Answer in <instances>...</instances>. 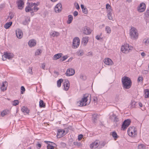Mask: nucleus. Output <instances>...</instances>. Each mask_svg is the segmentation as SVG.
<instances>
[{
	"mask_svg": "<svg viewBox=\"0 0 149 149\" xmlns=\"http://www.w3.org/2000/svg\"><path fill=\"white\" fill-rule=\"evenodd\" d=\"M145 97L148 98L149 97V90L146 89L144 91Z\"/></svg>",
	"mask_w": 149,
	"mask_h": 149,
	"instance_id": "nucleus-33",
	"label": "nucleus"
},
{
	"mask_svg": "<svg viewBox=\"0 0 149 149\" xmlns=\"http://www.w3.org/2000/svg\"><path fill=\"white\" fill-rule=\"evenodd\" d=\"M87 100V97L84 96L81 100L77 102V104L79 106H85L87 104L86 102Z\"/></svg>",
	"mask_w": 149,
	"mask_h": 149,
	"instance_id": "nucleus-5",
	"label": "nucleus"
},
{
	"mask_svg": "<svg viewBox=\"0 0 149 149\" xmlns=\"http://www.w3.org/2000/svg\"><path fill=\"white\" fill-rule=\"evenodd\" d=\"M8 84L7 82L6 81H3L1 87V91H4L6 90L8 86Z\"/></svg>",
	"mask_w": 149,
	"mask_h": 149,
	"instance_id": "nucleus-14",
	"label": "nucleus"
},
{
	"mask_svg": "<svg viewBox=\"0 0 149 149\" xmlns=\"http://www.w3.org/2000/svg\"><path fill=\"white\" fill-rule=\"evenodd\" d=\"M30 4H31V5L33 7V6H38L40 4V3L39 2H37L36 3H31Z\"/></svg>",
	"mask_w": 149,
	"mask_h": 149,
	"instance_id": "nucleus-50",
	"label": "nucleus"
},
{
	"mask_svg": "<svg viewBox=\"0 0 149 149\" xmlns=\"http://www.w3.org/2000/svg\"><path fill=\"white\" fill-rule=\"evenodd\" d=\"M142 72L143 74H148V71L147 70H144Z\"/></svg>",
	"mask_w": 149,
	"mask_h": 149,
	"instance_id": "nucleus-60",
	"label": "nucleus"
},
{
	"mask_svg": "<svg viewBox=\"0 0 149 149\" xmlns=\"http://www.w3.org/2000/svg\"><path fill=\"white\" fill-rule=\"evenodd\" d=\"M88 37H84L82 38V43L84 46H86L88 42Z\"/></svg>",
	"mask_w": 149,
	"mask_h": 149,
	"instance_id": "nucleus-23",
	"label": "nucleus"
},
{
	"mask_svg": "<svg viewBox=\"0 0 149 149\" xmlns=\"http://www.w3.org/2000/svg\"><path fill=\"white\" fill-rule=\"evenodd\" d=\"M80 42V39L77 37H75L74 39L73 42V46L74 48H76L79 46Z\"/></svg>",
	"mask_w": 149,
	"mask_h": 149,
	"instance_id": "nucleus-8",
	"label": "nucleus"
},
{
	"mask_svg": "<svg viewBox=\"0 0 149 149\" xmlns=\"http://www.w3.org/2000/svg\"><path fill=\"white\" fill-rule=\"evenodd\" d=\"M33 6L34 7L33 8V11L34 12H37L39 9V8L35 6Z\"/></svg>",
	"mask_w": 149,
	"mask_h": 149,
	"instance_id": "nucleus-49",
	"label": "nucleus"
},
{
	"mask_svg": "<svg viewBox=\"0 0 149 149\" xmlns=\"http://www.w3.org/2000/svg\"><path fill=\"white\" fill-rule=\"evenodd\" d=\"M45 142L46 143H47L48 144L47 146V149H54L53 145L55 144L54 143L46 141H45Z\"/></svg>",
	"mask_w": 149,
	"mask_h": 149,
	"instance_id": "nucleus-17",
	"label": "nucleus"
},
{
	"mask_svg": "<svg viewBox=\"0 0 149 149\" xmlns=\"http://www.w3.org/2000/svg\"><path fill=\"white\" fill-rule=\"evenodd\" d=\"M63 86L64 87V89L65 91H67L68 90L70 87L69 81L68 80H67L64 83Z\"/></svg>",
	"mask_w": 149,
	"mask_h": 149,
	"instance_id": "nucleus-19",
	"label": "nucleus"
},
{
	"mask_svg": "<svg viewBox=\"0 0 149 149\" xmlns=\"http://www.w3.org/2000/svg\"><path fill=\"white\" fill-rule=\"evenodd\" d=\"M143 77L142 76H139L138 78V82L142 83L143 82Z\"/></svg>",
	"mask_w": 149,
	"mask_h": 149,
	"instance_id": "nucleus-46",
	"label": "nucleus"
},
{
	"mask_svg": "<svg viewBox=\"0 0 149 149\" xmlns=\"http://www.w3.org/2000/svg\"><path fill=\"white\" fill-rule=\"evenodd\" d=\"M21 111L24 113H28L29 112L28 109L24 106L22 107L21 108Z\"/></svg>",
	"mask_w": 149,
	"mask_h": 149,
	"instance_id": "nucleus-29",
	"label": "nucleus"
},
{
	"mask_svg": "<svg viewBox=\"0 0 149 149\" xmlns=\"http://www.w3.org/2000/svg\"><path fill=\"white\" fill-rule=\"evenodd\" d=\"M73 15L74 16L76 17L78 15V12L76 11H74L73 13Z\"/></svg>",
	"mask_w": 149,
	"mask_h": 149,
	"instance_id": "nucleus-57",
	"label": "nucleus"
},
{
	"mask_svg": "<svg viewBox=\"0 0 149 149\" xmlns=\"http://www.w3.org/2000/svg\"><path fill=\"white\" fill-rule=\"evenodd\" d=\"M39 106L40 107H45V104L44 103V102L42 100H40L39 102Z\"/></svg>",
	"mask_w": 149,
	"mask_h": 149,
	"instance_id": "nucleus-39",
	"label": "nucleus"
},
{
	"mask_svg": "<svg viewBox=\"0 0 149 149\" xmlns=\"http://www.w3.org/2000/svg\"><path fill=\"white\" fill-rule=\"evenodd\" d=\"M141 55L143 57H144L146 56V54L144 52H142L141 53Z\"/></svg>",
	"mask_w": 149,
	"mask_h": 149,
	"instance_id": "nucleus-61",
	"label": "nucleus"
},
{
	"mask_svg": "<svg viewBox=\"0 0 149 149\" xmlns=\"http://www.w3.org/2000/svg\"><path fill=\"white\" fill-rule=\"evenodd\" d=\"M63 56L62 53H58L54 55L53 59L54 60H56L61 58Z\"/></svg>",
	"mask_w": 149,
	"mask_h": 149,
	"instance_id": "nucleus-25",
	"label": "nucleus"
},
{
	"mask_svg": "<svg viewBox=\"0 0 149 149\" xmlns=\"http://www.w3.org/2000/svg\"><path fill=\"white\" fill-rule=\"evenodd\" d=\"M104 62L105 64L109 65H111L113 64V62L112 60L109 58H105L104 60Z\"/></svg>",
	"mask_w": 149,
	"mask_h": 149,
	"instance_id": "nucleus-15",
	"label": "nucleus"
},
{
	"mask_svg": "<svg viewBox=\"0 0 149 149\" xmlns=\"http://www.w3.org/2000/svg\"><path fill=\"white\" fill-rule=\"evenodd\" d=\"M83 137V135H82L81 134L79 135V136H78V140L80 141V140H81V139Z\"/></svg>",
	"mask_w": 149,
	"mask_h": 149,
	"instance_id": "nucleus-56",
	"label": "nucleus"
},
{
	"mask_svg": "<svg viewBox=\"0 0 149 149\" xmlns=\"http://www.w3.org/2000/svg\"><path fill=\"white\" fill-rule=\"evenodd\" d=\"M33 6L31 4H30V3H29V5H28L25 8V10L26 12H29V11H33Z\"/></svg>",
	"mask_w": 149,
	"mask_h": 149,
	"instance_id": "nucleus-24",
	"label": "nucleus"
},
{
	"mask_svg": "<svg viewBox=\"0 0 149 149\" xmlns=\"http://www.w3.org/2000/svg\"><path fill=\"white\" fill-rule=\"evenodd\" d=\"M30 22V18L29 17H25V20L23 22V24L24 25H26L29 24Z\"/></svg>",
	"mask_w": 149,
	"mask_h": 149,
	"instance_id": "nucleus-26",
	"label": "nucleus"
},
{
	"mask_svg": "<svg viewBox=\"0 0 149 149\" xmlns=\"http://www.w3.org/2000/svg\"><path fill=\"white\" fill-rule=\"evenodd\" d=\"M4 56L6 57V58L10 59L13 57L14 55L13 53L6 52L4 53Z\"/></svg>",
	"mask_w": 149,
	"mask_h": 149,
	"instance_id": "nucleus-16",
	"label": "nucleus"
},
{
	"mask_svg": "<svg viewBox=\"0 0 149 149\" xmlns=\"http://www.w3.org/2000/svg\"><path fill=\"white\" fill-rule=\"evenodd\" d=\"M130 35L132 39H137L138 38L139 34L136 29L134 27H132L130 30Z\"/></svg>",
	"mask_w": 149,
	"mask_h": 149,
	"instance_id": "nucleus-2",
	"label": "nucleus"
},
{
	"mask_svg": "<svg viewBox=\"0 0 149 149\" xmlns=\"http://www.w3.org/2000/svg\"><path fill=\"white\" fill-rule=\"evenodd\" d=\"M75 71L72 68L68 69L66 72V75L67 76H70L73 75L75 73Z\"/></svg>",
	"mask_w": 149,
	"mask_h": 149,
	"instance_id": "nucleus-10",
	"label": "nucleus"
},
{
	"mask_svg": "<svg viewBox=\"0 0 149 149\" xmlns=\"http://www.w3.org/2000/svg\"><path fill=\"white\" fill-rule=\"evenodd\" d=\"M110 118L113 120L114 121L117 122L118 120L117 116L113 114L112 116H110Z\"/></svg>",
	"mask_w": 149,
	"mask_h": 149,
	"instance_id": "nucleus-32",
	"label": "nucleus"
},
{
	"mask_svg": "<svg viewBox=\"0 0 149 149\" xmlns=\"http://www.w3.org/2000/svg\"><path fill=\"white\" fill-rule=\"evenodd\" d=\"M111 135L115 139H116L118 138V136L117 133L114 132H113L111 133Z\"/></svg>",
	"mask_w": 149,
	"mask_h": 149,
	"instance_id": "nucleus-42",
	"label": "nucleus"
},
{
	"mask_svg": "<svg viewBox=\"0 0 149 149\" xmlns=\"http://www.w3.org/2000/svg\"><path fill=\"white\" fill-rule=\"evenodd\" d=\"M146 8V5L143 2H142L137 7V10L139 13H142L145 11Z\"/></svg>",
	"mask_w": 149,
	"mask_h": 149,
	"instance_id": "nucleus-6",
	"label": "nucleus"
},
{
	"mask_svg": "<svg viewBox=\"0 0 149 149\" xmlns=\"http://www.w3.org/2000/svg\"><path fill=\"white\" fill-rule=\"evenodd\" d=\"M36 44V41L34 39L30 40L28 42V45L30 47H32L35 46Z\"/></svg>",
	"mask_w": 149,
	"mask_h": 149,
	"instance_id": "nucleus-21",
	"label": "nucleus"
},
{
	"mask_svg": "<svg viewBox=\"0 0 149 149\" xmlns=\"http://www.w3.org/2000/svg\"><path fill=\"white\" fill-rule=\"evenodd\" d=\"M105 25L104 24H102L101 25L99 26V27L100 29H102L103 27H104Z\"/></svg>",
	"mask_w": 149,
	"mask_h": 149,
	"instance_id": "nucleus-64",
	"label": "nucleus"
},
{
	"mask_svg": "<svg viewBox=\"0 0 149 149\" xmlns=\"http://www.w3.org/2000/svg\"><path fill=\"white\" fill-rule=\"evenodd\" d=\"M42 68L44 69L45 67V64L44 63H43L41 64Z\"/></svg>",
	"mask_w": 149,
	"mask_h": 149,
	"instance_id": "nucleus-58",
	"label": "nucleus"
},
{
	"mask_svg": "<svg viewBox=\"0 0 149 149\" xmlns=\"http://www.w3.org/2000/svg\"><path fill=\"white\" fill-rule=\"evenodd\" d=\"M138 149H145V146L143 144H140L138 146Z\"/></svg>",
	"mask_w": 149,
	"mask_h": 149,
	"instance_id": "nucleus-43",
	"label": "nucleus"
},
{
	"mask_svg": "<svg viewBox=\"0 0 149 149\" xmlns=\"http://www.w3.org/2000/svg\"><path fill=\"white\" fill-rule=\"evenodd\" d=\"M99 145V143L98 141H95L93 143L90 145V147L91 148H94L98 147Z\"/></svg>",
	"mask_w": 149,
	"mask_h": 149,
	"instance_id": "nucleus-18",
	"label": "nucleus"
},
{
	"mask_svg": "<svg viewBox=\"0 0 149 149\" xmlns=\"http://www.w3.org/2000/svg\"><path fill=\"white\" fill-rule=\"evenodd\" d=\"M92 31L90 28L87 26H85L82 29V32L84 34L86 35H89L91 32Z\"/></svg>",
	"mask_w": 149,
	"mask_h": 149,
	"instance_id": "nucleus-9",
	"label": "nucleus"
},
{
	"mask_svg": "<svg viewBox=\"0 0 149 149\" xmlns=\"http://www.w3.org/2000/svg\"><path fill=\"white\" fill-rule=\"evenodd\" d=\"M12 22H10L6 23L4 25V28L6 29H8L12 25Z\"/></svg>",
	"mask_w": 149,
	"mask_h": 149,
	"instance_id": "nucleus-34",
	"label": "nucleus"
},
{
	"mask_svg": "<svg viewBox=\"0 0 149 149\" xmlns=\"http://www.w3.org/2000/svg\"><path fill=\"white\" fill-rule=\"evenodd\" d=\"M137 102L134 101H132L130 104L131 107L132 108H134L136 107V106L137 105Z\"/></svg>",
	"mask_w": 149,
	"mask_h": 149,
	"instance_id": "nucleus-35",
	"label": "nucleus"
},
{
	"mask_svg": "<svg viewBox=\"0 0 149 149\" xmlns=\"http://www.w3.org/2000/svg\"><path fill=\"white\" fill-rule=\"evenodd\" d=\"M36 146L38 149H40L41 147V144L38 142L37 143Z\"/></svg>",
	"mask_w": 149,
	"mask_h": 149,
	"instance_id": "nucleus-54",
	"label": "nucleus"
},
{
	"mask_svg": "<svg viewBox=\"0 0 149 149\" xmlns=\"http://www.w3.org/2000/svg\"><path fill=\"white\" fill-rule=\"evenodd\" d=\"M16 34L17 37L19 38H21L23 36V32L20 29H17L16 30Z\"/></svg>",
	"mask_w": 149,
	"mask_h": 149,
	"instance_id": "nucleus-11",
	"label": "nucleus"
},
{
	"mask_svg": "<svg viewBox=\"0 0 149 149\" xmlns=\"http://www.w3.org/2000/svg\"><path fill=\"white\" fill-rule=\"evenodd\" d=\"M110 11H108L107 12V16L108 19L109 20H113V18L112 16V13Z\"/></svg>",
	"mask_w": 149,
	"mask_h": 149,
	"instance_id": "nucleus-28",
	"label": "nucleus"
},
{
	"mask_svg": "<svg viewBox=\"0 0 149 149\" xmlns=\"http://www.w3.org/2000/svg\"><path fill=\"white\" fill-rule=\"evenodd\" d=\"M21 93L22 94H23V92L22 91L24 92L25 91V88L23 86H22L21 88Z\"/></svg>",
	"mask_w": 149,
	"mask_h": 149,
	"instance_id": "nucleus-53",
	"label": "nucleus"
},
{
	"mask_svg": "<svg viewBox=\"0 0 149 149\" xmlns=\"http://www.w3.org/2000/svg\"><path fill=\"white\" fill-rule=\"evenodd\" d=\"M130 123L131 120L130 119L125 120L122 125V130H125L129 125Z\"/></svg>",
	"mask_w": 149,
	"mask_h": 149,
	"instance_id": "nucleus-7",
	"label": "nucleus"
},
{
	"mask_svg": "<svg viewBox=\"0 0 149 149\" xmlns=\"http://www.w3.org/2000/svg\"><path fill=\"white\" fill-rule=\"evenodd\" d=\"M17 6L19 9H22L24 6V2L22 0H19L17 1Z\"/></svg>",
	"mask_w": 149,
	"mask_h": 149,
	"instance_id": "nucleus-20",
	"label": "nucleus"
},
{
	"mask_svg": "<svg viewBox=\"0 0 149 149\" xmlns=\"http://www.w3.org/2000/svg\"><path fill=\"white\" fill-rule=\"evenodd\" d=\"M68 58V56L67 55L65 56L62 57H61L60 60L61 61H63L65 60Z\"/></svg>",
	"mask_w": 149,
	"mask_h": 149,
	"instance_id": "nucleus-44",
	"label": "nucleus"
},
{
	"mask_svg": "<svg viewBox=\"0 0 149 149\" xmlns=\"http://www.w3.org/2000/svg\"><path fill=\"white\" fill-rule=\"evenodd\" d=\"M29 72L31 74H32L33 72L32 71V69L31 68H29Z\"/></svg>",
	"mask_w": 149,
	"mask_h": 149,
	"instance_id": "nucleus-63",
	"label": "nucleus"
},
{
	"mask_svg": "<svg viewBox=\"0 0 149 149\" xmlns=\"http://www.w3.org/2000/svg\"><path fill=\"white\" fill-rule=\"evenodd\" d=\"M63 81V80L62 79H60L58 80L57 82V86L58 87H59L61 86V83Z\"/></svg>",
	"mask_w": 149,
	"mask_h": 149,
	"instance_id": "nucleus-40",
	"label": "nucleus"
},
{
	"mask_svg": "<svg viewBox=\"0 0 149 149\" xmlns=\"http://www.w3.org/2000/svg\"><path fill=\"white\" fill-rule=\"evenodd\" d=\"M74 144L75 146H77L79 147H81L82 146L80 142L78 141L74 142Z\"/></svg>",
	"mask_w": 149,
	"mask_h": 149,
	"instance_id": "nucleus-41",
	"label": "nucleus"
},
{
	"mask_svg": "<svg viewBox=\"0 0 149 149\" xmlns=\"http://www.w3.org/2000/svg\"><path fill=\"white\" fill-rule=\"evenodd\" d=\"M65 131L63 129H59L58 130L57 136L58 138H60L65 134Z\"/></svg>",
	"mask_w": 149,
	"mask_h": 149,
	"instance_id": "nucleus-12",
	"label": "nucleus"
},
{
	"mask_svg": "<svg viewBox=\"0 0 149 149\" xmlns=\"http://www.w3.org/2000/svg\"><path fill=\"white\" fill-rule=\"evenodd\" d=\"M50 35L53 37H57L59 36L60 33L58 32L54 31L51 32Z\"/></svg>",
	"mask_w": 149,
	"mask_h": 149,
	"instance_id": "nucleus-27",
	"label": "nucleus"
},
{
	"mask_svg": "<svg viewBox=\"0 0 149 149\" xmlns=\"http://www.w3.org/2000/svg\"><path fill=\"white\" fill-rule=\"evenodd\" d=\"M80 78L83 80H85L86 79V77L83 74H81L80 76Z\"/></svg>",
	"mask_w": 149,
	"mask_h": 149,
	"instance_id": "nucleus-52",
	"label": "nucleus"
},
{
	"mask_svg": "<svg viewBox=\"0 0 149 149\" xmlns=\"http://www.w3.org/2000/svg\"><path fill=\"white\" fill-rule=\"evenodd\" d=\"M19 102V101L18 100H15L12 101L11 103L13 105L16 106L18 104Z\"/></svg>",
	"mask_w": 149,
	"mask_h": 149,
	"instance_id": "nucleus-36",
	"label": "nucleus"
},
{
	"mask_svg": "<svg viewBox=\"0 0 149 149\" xmlns=\"http://www.w3.org/2000/svg\"><path fill=\"white\" fill-rule=\"evenodd\" d=\"M123 87L126 89H129L132 85V81L130 79L127 77H124L122 78Z\"/></svg>",
	"mask_w": 149,
	"mask_h": 149,
	"instance_id": "nucleus-1",
	"label": "nucleus"
},
{
	"mask_svg": "<svg viewBox=\"0 0 149 149\" xmlns=\"http://www.w3.org/2000/svg\"><path fill=\"white\" fill-rule=\"evenodd\" d=\"M106 8L108 10L107 11H110L111 12L112 10L111 9V7L109 4H107L106 5Z\"/></svg>",
	"mask_w": 149,
	"mask_h": 149,
	"instance_id": "nucleus-45",
	"label": "nucleus"
},
{
	"mask_svg": "<svg viewBox=\"0 0 149 149\" xmlns=\"http://www.w3.org/2000/svg\"><path fill=\"white\" fill-rule=\"evenodd\" d=\"M62 5L61 3H58L55 6L54 10L56 12L60 13L62 10Z\"/></svg>",
	"mask_w": 149,
	"mask_h": 149,
	"instance_id": "nucleus-13",
	"label": "nucleus"
},
{
	"mask_svg": "<svg viewBox=\"0 0 149 149\" xmlns=\"http://www.w3.org/2000/svg\"><path fill=\"white\" fill-rule=\"evenodd\" d=\"M101 35L97 36H96V38L97 40H99L101 38Z\"/></svg>",
	"mask_w": 149,
	"mask_h": 149,
	"instance_id": "nucleus-59",
	"label": "nucleus"
},
{
	"mask_svg": "<svg viewBox=\"0 0 149 149\" xmlns=\"http://www.w3.org/2000/svg\"><path fill=\"white\" fill-rule=\"evenodd\" d=\"M14 16V14H13L12 13H11L9 14V15L8 16V18H10V19H11L13 18Z\"/></svg>",
	"mask_w": 149,
	"mask_h": 149,
	"instance_id": "nucleus-55",
	"label": "nucleus"
},
{
	"mask_svg": "<svg viewBox=\"0 0 149 149\" xmlns=\"http://www.w3.org/2000/svg\"><path fill=\"white\" fill-rule=\"evenodd\" d=\"M145 15L147 17H149V9L147 10L145 13Z\"/></svg>",
	"mask_w": 149,
	"mask_h": 149,
	"instance_id": "nucleus-51",
	"label": "nucleus"
},
{
	"mask_svg": "<svg viewBox=\"0 0 149 149\" xmlns=\"http://www.w3.org/2000/svg\"><path fill=\"white\" fill-rule=\"evenodd\" d=\"M105 31H106L107 33L110 34L111 32V30L110 28L108 26H107L105 27Z\"/></svg>",
	"mask_w": 149,
	"mask_h": 149,
	"instance_id": "nucleus-38",
	"label": "nucleus"
},
{
	"mask_svg": "<svg viewBox=\"0 0 149 149\" xmlns=\"http://www.w3.org/2000/svg\"><path fill=\"white\" fill-rule=\"evenodd\" d=\"M73 19V16L72 15H69L68 16V20L67 21V23L68 24L71 23Z\"/></svg>",
	"mask_w": 149,
	"mask_h": 149,
	"instance_id": "nucleus-31",
	"label": "nucleus"
},
{
	"mask_svg": "<svg viewBox=\"0 0 149 149\" xmlns=\"http://www.w3.org/2000/svg\"><path fill=\"white\" fill-rule=\"evenodd\" d=\"M10 113V110L6 109L3 111L1 113V115L2 117H3L9 114Z\"/></svg>",
	"mask_w": 149,
	"mask_h": 149,
	"instance_id": "nucleus-22",
	"label": "nucleus"
},
{
	"mask_svg": "<svg viewBox=\"0 0 149 149\" xmlns=\"http://www.w3.org/2000/svg\"><path fill=\"white\" fill-rule=\"evenodd\" d=\"M127 133L130 136L132 137H135L137 134V130L134 127H130L128 129Z\"/></svg>",
	"mask_w": 149,
	"mask_h": 149,
	"instance_id": "nucleus-4",
	"label": "nucleus"
},
{
	"mask_svg": "<svg viewBox=\"0 0 149 149\" xmlns=\"http://www.w3.org/2000/svg\"><path fill=\"white\" fill-rule=\"evenodd\" d=\"M6 59L7 58H6V57H5V56H4V54L2 55V59L3 60L5 61V60H6Z\"/></svg>",
	"mask_w": 149,
	"mask_h": 149,
	"instance_id": "nucleus-62",
	"label": "nucleus"
},
{
	"mask_svg": "<svg viewBox=\"0 0 149 149\" xmlns=\"http://www.w3.org/2000/svg\"><path fill=\"white\" fill-rule=\"evenodd\" d=\"M143 43L146 45H147L149 43V39L148 38H146L143 39Z\"/></svg>",
	"mask_w": 149,
	"mask_h": 149,
	"instance_id": "nucleus-37",
	"label": "nucleus"
},
{
	"mask_svg": "<svg viewBox=\"0 0 149 149\" xmlns=\"http://www.w3.org/2000/svg\"><path fill=\"white\" fill-rule=\"evenodd\" d=\"M83 13L84 14H87L88 13V11L87 8L86 7H85L82 10Z\"/></svg>",
	"mask_w": 149,
	"mask_h": 149,
	"instance_id": "nucleus-48",
	"label": "nucleus"
},
{
	"mask_svg": "<svg viewBox=\"0 0 149 149\" xmlns=\"http://www.w3.org/2000/svg\"><path fill=\"white\" fill-rule=\"evenodd\" d=\"M42 52L41 50L40 49H38L36 52L35 54L36 55H39Z\"/></svg>",
	"mask_w": 149,
	"mask_h": 149,
	"instance_id": "nucleus-47",
	"label": "nucleus"
},
{
	"mask_svg": "<svg viewBox=\"0 0 149 149\" xmlns=\"http://www.w3.org/2000/svg\"><path fill=\"white\" fill-rule=\"evenodd\" d=\"M76 54L79 56H81L84 54V52L83 50H79L76 52Z\"/></svg>",
	"mask_w": 149,
	"mask_h": 149,
	"instance_id": "nucleus-30",
	"label": "nucleus"
},
{
	"mask_svg": "<svg viewBox=\"0 0 149 149\" xmlns=\"http://www.w3.org/2000/svg\"><path fill=\"white\" fill-rule=\"evenodd\" d=\"M133 48L132 46L128 44H126L122 46L121 50L123 53L127 54L131 52Z\"/></svg>",
	"mask_w": 149,
	"mask_h": 149,
	"instance_id": "nucleus-3",
	"label": "nucleus"
}]
</instances>
